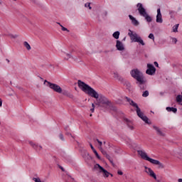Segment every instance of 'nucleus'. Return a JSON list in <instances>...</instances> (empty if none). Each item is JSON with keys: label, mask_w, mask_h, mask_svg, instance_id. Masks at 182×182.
Here are the masks:
<instances>
[{"label": "nucleus", "mask_w": 182, "mask_h": 182, "mask_svg": "<svg viewBox=\"0 0 182 182\" xmlns=\"http://www.w3.org/2000/svg\"><path fill=\"white\" fill-rule=\"evenodd\" d=\"M90 146L91 150H92V151L95 154L97 159H98V160H101L100 156L99 155V154L97 153V151H96V149H95L93 145L91 143H90Z\"/></svg>", "instance_id": "19"}, {"label": "nucleus", "mask_w": 182, "mask_h": 182, "mask_svg": "<svg viewBox=\"0 0 182 182\" xmlns=\"http://www.w3.org/2000/svg\"><path fill=\"white\" fill-rule=\"evenodd\" d=\"M113 38H114V39H119V36H120V31H115L113 34H112Z\"/></svg>", "instance_id": "24"}, {"label": "nucleus", "mask_w": 182, "mask_h": 182, "mask_svg": "<svg viewBox=\"0 0 182 182\" xmlns=\"http://www.w3.org/2000/svg\"><path fill=\"white\" fill-rule=\"evenodd\" d=\"M147 96H149V91L148 90H146L143 92L142 94V97H147Z\"/></svg>", "instance_id": "33"}, {"label": "nucleus", "mask_w": 182, "mask_h": 182, "mask_svg": "<svg viewBox=\"0 0 182 182\" xmlns=\"http://www.w3.org/2000/svg\"><path fill=\"white\" fill-rule=\"evenodd\" d=\"M121 83H122L124 86H126L128 90H130L132 87V84L130 83V82H129V80H124V78H123V80L121 81Z\"/></svg>", "instance_id": "16"}, {"label": "nucleus", "mask_w": 182, "mask_h": 182, "mask_svg": "<svg viewBox=\"0 0 182 182\" xmlns=\"http://www.w3.org/2000/svg\"><path fill=\"white\" fill-rule=\"evenodd\" d=\"M176 102H177V103H181V102H182V95H177Z\"/></svg>", "instance_id": "28"}, {"label": "nucleus", "mask_w": 182, "mask_h": 182, "mask_svg": "<svg viewBox=\"0 0 182 182\" xmlns=\"http://www.w3.org/2000/svg\"><path fill=\"white\" fill-rule=\"evenodd\" d=\"M136 8H138L137 11H138L139 15L141 16H143L144 18H145V20L146 21V22L150 23V22H151V21H153V18H151V16H150V15H149V14H147V11L144 8V6H143V4L138 3L136 4Z\"/></svg>", "instance_id": "5"}, {"label": "nucleus", "mask_w": 182, "mask_h": 182, "mask_svg": "<svg viewBox=\"0 0 182 182\" xmlns=\"http://www.w3.org/2000/svg\"><path fill=\"white\" fill-rule=\"evenodd\" d=\"M154 65L156 67V68H159V63H157V61H155L154 63Z\"/></svg>", "instance_id": "45"}, {"label": "nucleus", "mask_w": 182, "mask_h": 182, "mask_svg": "<svg viewBox=\"0 0 182 182\" xmlns=\"http://www.w3.org/2000/svg\"><path fill=\"white\" fill-rule=\"evenodd\" d=\"M124 99H126L127 102L128 103H130L132 102V99H130L129 97H124Z\"/></svg>", "instance_id": "38"}, {"label": "nucleus", "mask_w": 182, "mask_h": 182, "mask_svg": "<svg viewBox=\"0 0 182 182\" xmlns=\"http://www.w3.org/2000/svg\"><path fill=\"white\" fill-rule=\"evenodd\" d=\"M145 171L150 176V177H152L154 180H157V176L154 173V171L151 169V168H148L147 166H144Z\"/></svg>", "instance_id": "9"}, {"label": "nucleus", "mask_w": 182, "mask_h": 182, "mask_svg": "<svg viewBox=\"0 0 182 182\" xmlns=\"http://www.w3.org/2000/svg\"><path fill=\"white\" fill-rule=\"evenodd\" d=\"M109 147H112V145L110 144V143L108 144Z\"/></svg>", "instance_id": "56"}, {"label": "nucleus", "mask_w": 182, "mask_h": 182, "mask_svg": "<svg viewBox=\"0 0 182 182\" xmlns=\"http://www.w3.org/2000/svg\"><path fill=\"white\" fill-rule=\"evenodd\" d=\"M6 62H8V63H9V59H6Z\"/></svg>", "instance_id": "55"}, {"label": "nucleus", "mask_w": 182, "mask_h": 182, "mask_svg": "<svg viewBox=\"0 0 182 182\" xmlns=\"http://www.w3.org/2000/svg\"><path fill=\"white\" fill-rule=\"evenodd\" d=\"M178 25L179 24H176L173 28V32H178Z\"/></svg>", "instance_id": "30"}, {"label": "nucleus", "mask_w": 182, "mask_h": 182, "mask_svg": "<svg viewBox=\"0 0 182 182\" xmlns=\"http://www.w3.org/2000/svg\"><path fill=\"white\" fill-rule=\"evenodd\" d=\"M149 39H152L153 41H154V34L150 33L149 35Z\"/></svg>", "instance_id": "37"}, {"label": "nucleus", "mask_w": 182, "mask_h": 182, "mask_svg": "<svg viewBox=\"0 0 182 182\" xmlns=\"http://www.w3.org/2000/svg\"><path fill=\"white\" fill-rule=\"evenodd\" d=\"M99 149H100V151H102V149H103V148H102V146H99Z\"/></svg>", "instance_id": "52"}, {"label": "nucleus", "mask_w": 182, "mask_h": 182, "mask_svg": "<svg viewBox=\"0 0 182 182\" xmlns=\"http://www.w3.org/2000/svg\"><path fill=\"white\" fill-rule=\"evenodd\" d=\"M0 5H2V1L0 0Z\"/></svg>", "instance_id": "58"}, {"label": "nucleus", "mask_w": 182, "mask_h": 182, "mask_svg": "<svg viewBox=\"0 0 182 182\" xmlns=\"http://www.w3.org/2000/svg\"><path fill=\"white\" fill-rule=\"evenodd\" d=\"M146 75H149V76H153L156 74V68L154 65L152 64H147V69L146 70Z\"/></svg>", "instance_id": "8"}, {"label": "nucleus", "mask_w": 182, "mask_h": 182, "mask_svg": "<svg viewBox=\"0 0 182 182\" xmlns=\"http://www.w3.org/2000/svg\"><path fill=\"white\" fill-rule=\"evenodd\" d=\"M172 42L173 43H177V39L176 38H172Z\"/></svg>", "instance_id": "42"}, {"label": "nucleus", "mask_w": 182, "mask_h": 182, "mask_svg": "<svg viewBox=\"0 0 182 182\" xmlns=\"http://www.w3.org/2000/svg\"><path fill=\"white\" fill-rule=\"evenodd\" d=\"M181 105H182V103Z\"/></svg>", "instance_id": "63"}, {"label": "nucleus", "mask_w": 182, "mask_h": 182, "mask_svg": "<svg viewBox=\"0 0 182 182\" xmlns=\"http://www.w3.org/2000/svg\"><path fill=\"white\" fill-rule=\"evenodd\" d=\"M65 60H69V59H73V56H72V54L70 53H65Z\"/></svg>", "instance_id": "26"}, {"label": "nucleus", "mask_w": 182, "mask_h": 182, "mask_svg": "<svg viewBox=\"0 0 182 182\" xmlns=\"http://www.w3.org/2000/svg\"><path fill=\"white\" fill-rule=\"evenodd\" d=\"M96 141H97L100 147H102V146H103V142H102V141L99 140V139H97Z\"/></svg>", "instance_id": "34"}, {"label": "nucleus", "mask_w": 182, "mask_h": 182, "mask_svg": "<svg viewBox=\"0 0 182 182\" xmlns=\"http://www.w3.org/2000/svg\"><path fill=\"white\" fill-rule=\"evenodd\" d=\"M61 31H66L67 32H69V30L67 28L64 27L63 26L61 27Z\"/></svg>", "instance_id": "40"}, {"label": "nucleus", "mask_w": 182, "mask_h": 182, "mask_svg": "<svg viewBox=\"0 0 182 182\" xmlns=\"http://www.w3.org/2000/svg\"><path fill=\"white\" fill-rule=\"evenodd\" d=\"M124 140L125 141V143L127 146H129V147H132L133 146V141L132 139L129 137L124 138Z\"/></svg>", "instance_id": "20"}, {"label": "nucleus", "mask_w": 182, "mask_h": 182, "mask_svg": "<svg viewBox=\"0 0 182 182\" xmlns=\"http://www.w3.org/2000/svg\"><path fill=\"white\" fill-rule=\"evenodd\" d=\"M106 158L109 160L110 164H112V166H114V164L113 163V159H112L110 155H107Z\"/></svg>", "instance_id": "29"}, {"label": "nucleus", "mask_w": 182, "mask_h": 182, "mask_svg": "<svg viewBox=\"0 0 182 182\" xmlns=\"http://www.w3.org/2000/svg\"><path fill=\"white\" fill-rule=\"evenodd\" d=\"M101 153H102L104 156H105V157H107V156H109V154H107V152L105 149H101Z\"/></svg>", "instance_id": "32"}, {"label": "nucleus", "mask_w": 182, "mask_h": 182, "mask_svg": "<svg viewBox=\"0 0 182 182\" xmlns=\"http://www.w3.org/2000/svg\"><path fill=\"white\" fill-rule=\"evenodd\" d=\"M109 175L111 176V177H113V174L110 173Z\"/></svg>", "instance_id": "59"}, {"label": "nucleus", "mask_w": 182, "mask_h": 182, "mask_svg": "<svg viewBox=\"0 0 182 182\" xmlns=\"http://www.w3.org/2000/svg\"><path fill=\"white\" fill-rule=\"evenodd\" d=\"M18 89H22L21 87H18Z\"/></svg>", "instance_id": "62"}, {"label": "nucleus", "mask_w": 182, "mask_h": 182, "mask_svg": "<svg viewBox=\"0 0 182 182\" xmlns=\"http://www.w3.org/2000/svg\"><path fill=\"white\" fill-rule=\"evenodd\" d=\"M117 174H119V176H123V171H117Z\"/></svg>", "instance_id": "43"}, {"label": "nucleus", "mask_w": 182, "mask_h": 182, "mask_svg": "<svg viewBox=\"0 0 182 182\" xmlns=\"http://www.w3.org/2000/svg\"><path fill=\"white\" fill-rule=\"evenodd\" d=\"M33 181L35 182H42L39 178H33Z\"/></svg>", "instance_id": "35"}, {"label": "nucleus", "mask_w": 182, "mask_h": 182, "mask_svg": "<svg viewBox=\"0 0 182 182\" xmlns=\"http://www.w3.org/2000/svg\"><path fill=\"white\" fill-rule=\"evenodd\" d=\"M114 79L119 80V82H121L124 79L123 77L120 76V75H119L117 73H114Z\"/></svg>", "instance_id": "21"}, {"label": "nucleus", "mask_w": 182, "mask_h": 182, "mask_svg": "<svg viewBox=\"0 0 182 182\" xmlns=\"http://www.w3.org/2000/svg\"><path fill=\"white\" fill-rule=\"evenodd\" d=\"M92 108L90 109V112L92 113H94L95 112V105L93 103L92 104Z\"/></svg>", "instance_id": "39"}, {"label": "nucleus", "mask_w": 182, "mask_h": 182, "mask_svg": "<svg viewBox=\"0 0 182 182\" xmlns=\"http://www.w3.org/2000/svg\"><path fill=\"white\" fill-rule=\"evenodd\" d=\"M59 168H60V170H61L62 171H64V172H65V168H63L62 166H59Z\"/></svg>", "instance_id": "47"}, {"label": "nucleus", "mask_w": 182, "mask_h": 182, "mask_svg": "<svg viewBox=\"0 0 182 182\" xmlns=\"http://www.w3.org/2000/svg\"><path fill=\"white\" fill-rule=\"evenodd\" d=\"M10 36H11V38H13V39H15L16 38H18V36H16V35H15V36H14V35H10Z\"/></svg>", "instance_id": "44"}, {"label": "nucleus", "mask_w": 182, "mask_h": 182, "mask_svg": "<svg viewBox=\"0 0 182 182\" xmlns=\"http://www.w3.org/2000/svg\"><path fill=\"white\" fill-rule=\"evenodd\" d=\"M65 134H66V136H71V137H73V139H74L73 136H72V134H70L69 132H66Z\"/></svg>", "instance_id": "46"}, {"label": "nucleus", "mask_w": 182, "mask_h": 182, "mask_svg": "<svg viewBox=\"0 0 182 182\" xmlns=\"http://www.w3.org/2000/svg\"><path fill=\"white\" fill-rule=\"evenodd\" d=\"M78 87L85 93L88 95V96H91V97H94V99H99L97 103H96L97 106H102V105H106L107 106H110V101L103 96L101 95L99 98V93L95 90L90 85L86 84L85 82L78 80H77Z\"/></svg>", "instance_id": "1"}, {"label": "nucleus", "mask_w": 182, "mask_h": 182, "mask_svg": "<svg viewBox=\"0 0 182 182\" xmlns=\"http://www.w3.org/2000/svg\"><path fill=\"white\" fill-rule=\"evenodd\" d=\"M29 144L34 149V150H36V151H37V153H39V151L43 149L42 146L38 145V144H35L32 141H30Z\"/></svg>", "instance_id": "13"}, {"label": "nucleus", "mask_w": 182, "mask_h": 182, "mask_svg": "<svg viewBox=\"0 0 182 182\" xmlns=\"http://www.w3.org/2000/svg\"><path fill=\"white\" fill-rule=\"evenodd\" d=\"M45 83H47L46 86L50 87V89H52L54 92H56L57 93H62V87L57 84L52 83L46 80H44V85Z\"/></svg>", "instance_id": "6"}, {"label": "nucleus", "mask_w": 182, "mask_h": 182, "mask_svg": "<svg viewBox=\"0 0 182 182\" xmlns=\"http://www.w3.org/2000/svg\"><path fill=\"white\" fill-rule=\"evenodd\" d=\"M178 182H182V178H179V179L178 180Z\"/></svg>", "instance_id": "51"}, {"label": "nucleus", "mask_w": 182, "mask_h": 182, "mask_svg": "<svg viewBox=\"0 0 182 182\" xmlns=\"http://www.w3.org/2000/svg\"><path fill=\"white\" fill-rule=\"evenodd\" d=\"M129 18L132 21V23L134 26H139V25H140L139 21H137L133 16L129 15Z\"/></svg>", "instance_id": "15"}, {"label": "nucleus", "mask_w": 182, "mask_h": 182, "mask_svg": "<svg viewBox=\"0 0 182 182\" xmlns=\"http://www.w3.org/2000/svg\"><path fill=\"white\" fill-rule=\"evenodd\" d=\"M135 41H136L138 43H140V45H142V46H144V45H146V43H144V41H143V39H141V37L140 36H139V38Z\"/></svg>", "instance_id": "25"}, {"label": "nucleus", "mask_w": 182, "mask_h": 182, "mask_svg": "<svg viewBox=\"0 0 182 182\" xmlns=\"http://www.w3.org/2000/svg\"><path fill=\"white\" fill-rule=\"evenodd\" d=\"M156 21L157 23H163V17L161 16V10L159 9H157V15Z\"/></svg>", "instance_id": "11"}, {"label": "nucleus", "mask_w": 182, "mask_h": 182, "mask_svg": "<svg viewBox=\"0 0 182 182\" xmlns=\"http://www.w3.org/2000/svg\"><path fill=\"white\" fill-rule=\"evenodd\" d=\"M64 96H67V97H70V99H73L74 96L72 95V93L69 92V91L66 90H62L61 92Z\"/></svg>", "instance_id": "18"}, {"label": "nucleus", "mask_w": 182, "mask_h": 182, "mask_svg": "<svg viewBox=\"0 0 182 182\" xmlns=\"http://www.w3.org/2000/svg\"><path fill=\"white\" fill-rule=\"evenodd\" d=\"M0 107H2V99L0 98Z\"/></svg>", "instance_id": "48"}, {"label": "nucleus", "mask_w": 182, "mask_h": 182, "mask_svg": "<svg viewBox=\"0 0 182 182\" xmlns=\"http://www.w3.org/2000/svg\"><path fill=\"white\" fill-rule=\"evenodd\" d=\"M169 15H171V18H173V15H174V11H169Z\"/></svg>", "instance_id": "41"}, {"label": "nucleus", "mask_w": 182, "mask_h": 182, "mask_svg": "<svg viewBox=\"0 0 182 182\" xmlns=\"http://www.w3.org/2000/svg\"><path fill=\"white\" fill-rule=\"evenodd\" d=\"M105 15H107V11L105 12Z\"/></svg>", "instance_id": "61"}, {"label": "nucleus", "mask_w": 182, "mask_h": 182, "mask_svg": "<svg viewBox=\"0 0 182 182\" xmlns=\"http://www.w3.org/2000/svg\"><path fill=\"white\" fill-rule=\"evenodd\" d=\"M81 156L86 163H89V161L92 160V156L85 150L82 151Z\"/></svg>", "instance_id": "10"}, {"label": "nucleus", "mask_w": 182, "mask_h": 182, "mask_svg": "<svg viewBox=\"0 0 182 182\" xmlns=\"http://www.w3.org/2000/svg\"><path fill=\"white\" fill-rule=\"evenodd\" d=\"M33 2L34 4H36V0H33Z\"/></svg>", "instance_id": "54"}, {"label": "nucleus", "mask_w": 182, "mask_h": 182, "mask_svg": "<svg viewBox=\"0 0 182 182\" xmlns=\"http://www.w3.org/2000/svg\"><path fill=\"white\" fill-rule=\"evenodd\" d=\"M114 110H117V108H116L115 107H114Z\"/></svg>", "instance_id": "57"}, {"label": "nucleus", "mask_w": 182, "mask_h": 182, "mask_svg": "<svg viewBox=\"0 0 182 182\" xmlns=\"http://www.w3.org/2000/svg\"><path fill=\"white\" fill-rule=\"evenodd\" d=\"M130 75L133 79H135L136 81V83L139 87L141 90H146V89H147V85H146V83H147V80L141 71L137 68L133 69L130 71Z\"/></svg>", "instance_id": "2"}, {"label": "nucleus", "mask_w": 182, "mask_h": 182, "mask_svg": "<svg viewBox=\"0 0 182 182\" xmlns=\"http://www.w3.org/2000/svg\"><path fill=\"white\" fill-rule=\"evenodd\" d=\"M103 144H106V141H104V142H103Z\"/></svg>", "instance_id": "60"}, {"label": "nucleus", "mask_w": 182, "mask_h": 182, "mask_svg": "<svg viewBox=\"0 0 182 182\" xmlns=\"http://www.w3.org/2000/svg\"><path fill=\"white\" fill-rule=\"evenodd\" d=\"M166 110H167V112H172L173 113H177V108L176 107H167L166 108Z\"/></svg>", "instance_id": "22"}, {"label": "nucleus", "mask_w": 182, "mask_h": 182, "mask_svg": "<svg viewBox=\"0 0 182 182\" xmlns=\"http://www.w3.org/2000/svg\"><path fill=\"white\" fill-rule=\"evenodd\" d=\"M153 129H154V130H155L156 132V134L158 136H161V137H164V136H166V134L162 132L161 129H160V128H159V127L154 125Z\"/></svg>", "instance_id": "14"}, {"label": "nucleus", "mask_w": 182, "mask_h": 182, "mask_svg": "<svg viewBox=\"0 0 182 182\" xmlns=\"http://www.w3.org/2000/svg\"><path fill=\"white\" fill-rule=\"evenodd\" d=\"M130 106H132V107H135L136 108V114L138 117H139L140 119H141V120H143V122H144L146 124H151V122H149V117H147V116L144 115V113H143L141 112V109H140V107H139V105H137V103L134 102V101H133V100H131V102H129Z\"/></svg>", "instance_id": "4"}, {"label": "nucleus", "mask_w": 182, "mask_h": 182, "mask_svg": "<svg viewBox=\"0 0 182 182\" xmlns=\"http://www.w3.org/2000/svg\"><path fill=\"white\" fill-rule=\"evenodd\" d=\"M128 35L129 36L131 41L133 42H136L137 39L139 38V36H137V33H133V31L132 30H129Z\"/></svg>", "instance_id": "12"}, {"label": "nucleus", "mask_w": 182, "mask_h": 182, "mask_svg": "<svg viewBox=\"0 0 182 182\" xmlns=\"http://www.w3.org/2000/svg\"><path fill=\"white\" fill-rule=\"evenodd\" d=\"M85 8H89V9H92V6H90V3H87L85 4Z\"/></svg>", "instance_id": "36"}, {"label": "nucleus", "mask_w": 182, "mask_h": 182, "mask_svg": "<svg viewBox=\"0 0 182 182\" xmlns=\"http://www.w3.org/2000/svg\"><path fill=\"white\" fill-rule=\"evenodd\" d=\"M68 129H69V127H66L65 128V130H68Z\"/></svg>", "instance_id": "53"}, {"label": "nucleus", "mask_w": 182, "mask_h": 182, "mask_svg": "<svg viewBox=\"0 0 182 182\" xmlns=\"http://www.w3.org/2000/svg\"><path fill=\"white\" fill-rule=\"evenodd\" d=\"M60 140H61L62 141H65V137L63 136V134L60 133L58 136Z\"/></svg>", "instance_id": "31"}, {"label": "nucleus", "mask_w": 182, "mask_h": 182, "mask_svg": "<svg viewBox=\"0 0 182 182\" xmlns=\"http://www.w3.org/2000/svg\"><path fill=\"white\" fill-rule=\"evenodd\" d=\"M116 48L117 50H124V46H123V43L119 40L117 41Z\"/></svg>", "instance_id": "17"}, {"label": "nucleus", "mask_w": 182, "mask_h": 182, "mask_svg": "<svg viewBox=\"0 0 182 182\" xmlns=\"http://www.w3.org/2000/svg\"><path fill=\"white\" fill-rule=\"evenodd\" d=\"M126 123L129 127V129H130L131 130H133V129H134V127H133V124L132 123V122L127 119H125Z\"/></svg>", "instance_id": "23"}, {"label": "nucleus", "mask_w": 182, "mask_h": 182, "mask_svg": "<svg viewBox=\"0 0 182 182\" xmlns=\"http://www.w3.org/2000/svg\"><path fill=\"white\" fill-rule=\"evenodd\" d=\"M109 52H110V50H105L104 53H109Z\"/></svg>", "instance_id": "49"}, {"label": "nucleus", "mask_w": 182, "mask_h": 182, "mask_svg": "<svg viewBox=\"0 0 182 182\" xmlns=\"http://www.w3.org/2000/svg\"><path fill=\"white\" fill-rule=\"evenodd\" d=\"M58 23V25H59L61 28L63 26H62V24H60V23Z\"/></svg>", "instance_id": "50"}, {"label": "nucleus", "mask_w": 182, "mask_h": 182, "mask_svg": "<svg viewBox=\"0 0 182 182\" xmlns=\"http://www.w3.org/2000/svg\"><path fill=\"white\" fill-rule=\"evenodd\" d=\"M94 168L95 170H97V168L99 169L100 173H102L104 177H109V176H110V173H109V171H107L106 169H105V168H103L102 166H100V164H96L94 166Z\"/></svg>", "instance_id": "7"}, {"label": "nucleus", "mask_w": 182, "mask_h": 182, "mask_svg": "<svg viewBox=\"0 0 182 182\" xmlns=\"http://www.w3.org/2000/svg\"><path fill=\"white\" fill-rule=\"evenodd\" d=\"M138 154L143 159V160H146V161H149V163H151V164H155L156 166H159L160 168H164V165L161 164L159 160L153 159L149 156H147V153L143 150H138L137 151Z\"/></svg>", "instance_id": "3"}, {"label": "nucleus", "mask_w": 182, "mask_h": 182, "mask_svg": "<svg viewBox=\"0 0 182 182\" xmlns=\"http://www.w3.org/2000/svg\"><path fill=\"white\" fill-rule=\"evenodd\" d=\"M23 45L26 48L27 50H31V45L27 41H24Z\"/></svg>", "instance_id": "27"}]
</instances>
